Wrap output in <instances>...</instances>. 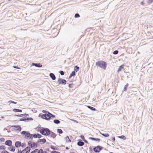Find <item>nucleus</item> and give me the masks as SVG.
<instances>
[{
	"label": "nucleus",
	"instance_id": "3",
	"mask_svg": "<svg viewBox=\"0 0 153 153\" xmlns=\"http://www.w3.org/2000/svg\"><path fill=\"white\" fill-rule=\"evenodd\" d=\"M42 112L43 113H45V114H43L42 115V116H41L42 118L46 120L47 118L48 117V113H49L50 112H49L48 111H46L44 110L42 111Z\"/></svg>",
	"mask_w": 153,
	"mask_h": 153
},
{
	"label": "nucleus",
	"instance_id": "30",
	"mask_svg": "<svg viewBox=\"0 0 153 153\" xmlns=\"http://www.w3.org/2000/svg\"><path fill=\"white\" fill-rule=\"evenodd\" d=\"M65 139L66 140V141L67 142H70L71 141V140H70L69 137L67 136L65 138Z\"/></svg>",
	"mask_w": 153,
	"mask_h": 153
},
{
	"label": "nucleus",
	"instance_id": "44",
	"mask_svg": "<svg viewBox=\"0 0 153 153\" xmlns=\"http://www.w3.org/2000/svg\"><path fill=\"white\" fill-rule=\"evenodd\" d=\"M80 137L83 140V141H84L85 140V139L83 135H81Z\"/></svg>",
	"mask_w": 153,
	"mask_h": 153
},
{
	"label": "nucleus",
	"instance_id": "13",
	"mask_svg": "<svg viewBox=\"0 0 153 153\" xmlns=\"http://www.w3.org/2000/svg\"><path fill=\"white\" fill-rule=\"evenodd\" d=\"M48 117L46 120H49L50 119L51 117L54 118L55 117V115L52 114L50 113H48Z\"/></svg>",
	"mask_w": 153,
	"mask_h": 153
},
{
	"label": "nucleus",
	"instance_id": "6",
	"mask_svg": "<svg viewBox=\"0 0 153 153\" xmlns=\"http://www.w3.org/2000/svg\"><path fill=\"white\" fill-rule=\"evenodd\" d=\"M66 81L65 79L60 78L58 79L57 82L59 84L65 85L66 84Z\"/></svg>",
	"mask_w": 153,
	"mask_h": 153
},
{
	"label": "nucleus",
	"instance_id": "26",
	"mask_svg": "<svg viewBox=\"0 0 153 153\" xmlns=\"http://www.w3.org/2000/svg\"><path fill=\"white\" fill-rule=\"evenodd\" d=\"M53 122L56 124H58L60 123V121L56 119L53 120Z\"/></svg>",
	"mask_w": 153,
	"mask_h": 153
},
{
	"label": "nucleus",
	"instance_id": "54",
	"mask_svg": "<svg viewBox=\"0 0 153 153\" xmlns=\"http://www.w3.org/2000/svg\"><path fill=\"white\" fill-rule=\"evenodd\" d=\"M42 153H47V152L45 151H43V152H42Z\"/></svg>",
	"mask_w": 153,
	"mask_h": 153
},
{
	"label": "nucleus",
	"instance_id": "33",
	"mask_svg": "<svg viewBox=\"0 0 153 153\" xmlns=\"http://www.w3.org/2000/svg\"><path fill=\"white\" fill-rule=\"evenodd\" d=\"M25 119H26V121H28L30 120H33V119L31 117H27L25 118Z\"/></svg>",
	"mask_w": 153,
	"mask_h": 153
},
{
	"label": "nucleus",
	"instance_id": "49",
	"mask_svg": "<svg viewBox=\"0 0 153 153\" xmlns=\"http://www.w3.org/2000/svg\"><path fill=\"white\" fill-rule=\"evenodd\" d=\"M72 85V84H69L68 85V87L70 88H72V87L71 86Z\"/></svg>",
	"mask_w": 153,
	"mask_h": 153
},
{
	"label": "nucleus",
	"instance_id": "23",
	"mask_svg": "<svg viewBox=\"0 0 153 153\" xmlns=\"http://www.w3.org/2000/svg\"><path fill=\"white\" fill-rule=\"evenodd\" d=\"M87 107L93 111H95L96 110L95 108L89 105L87 106Z\"/></svg>",
	"mask_w": 153,
	"mask_h": 153
},
{
	"label": "nucleus",
	"instance_id": "11",
	"mask_svg": "<svg viewBox=\"0 0 153 153\" xmlns=\"http://www.w3.org/2000/svg\"><path fill=\"white\" fill-rule=\"evenodd\" d=\"M12 142L11 140H6L5 143V144L8 146H11L12 145Z\"/></svg>",
	"mask_w": 153,
	"mask_h": 153
},
{
	"label": "nucleus",
	"instance_id": "32",
	"mask_svg": "<svg viewBox=\"0 0 153 153\" xmlns=\"http://www.w3.org/2000/svg\"><path fill=\"white\" fill-rule=\"evenodd\" d=\"M118 137L122 139L123 140H125L126 139V137L124 135H121Z\"/></svg>",
	"mask_w": 153,
	"mask_h": 153
},
{
	"label": "nucleus",
	"instance_id": "39",
	"mask_svg": "<svg viewBox=\"0 0 153 153\" xmlns=\"http://www.w3.org/2000/svg\"><path fill=\"white\" fill-rule=\"evenodd\" d=\"M118 53V51L117 50H115L113 52V54L114 55H116Z\"/></svg>",
	"mask_w": 153,
	"mask_h": 153
},
{
	"label": "nucleus",
	"instance_id": "2",
	"mask_svg": "<svg viewBox=\"0 0 153 153\" xmlns=\"http://www.w3.org/2000/svg\"><path fill=\"white\" fill-rule=\"evenodd\" d=\"M50 130L48 128H42L40 130V133L45 136H48L49 134Z\"/></svg>",
	"mask_w": 153,
	"mask_h": 153
},
{
	"label": "nucleus",
	"instance_id": "50",
	"mask_svg": "<svg viewBox=\"0 0 153 153\" xmlns=\"http://www.w3.org/2000/svg\"><path fill=\"white\" fill-rule=\"evenodd\" d=\"M25 144L24 143H22V147H25Z\"/></svg>",
	"mask_w": 153,
	"mask_h": 153
},
{
	"label": "nucleus",
	"instance_id": "31",
	"mask_svg": "<svg viewBox=\"0 0 153 153\" xmlns=\"http://www.w3.org/2000/svg\"><path fill=\"white\" fill-rule=\"evenodd\" d=\"M128 85V83H127L126 85H125L124 88V91H126L127 87Z\"/></svg>",
	"mask_w": 153,
	"mask_h": 153
},
{
	"label": "nucleus",
	"instance_id": "55",
	"mask_svg": "<svg viewBox=\"0 0 153 153\" xmlns=\"http://www.w3.org/2000/svg\"><path fill=\"white\" fill-rule=\"evenodd\" d=\"M141 4L143 5V2L142 1L141 3Z\"/></svg>",
	"mask_w": 153,
	"mask_h": 153
},
{
	"label": "nucleus",
	"instance_id": "28",
	"mask_svg": "<svg viewBox=\"0 0 153 153\" xmlns=\"http://www.w3.org/2000/svg\"><path fill=\"white\" fill-rule=\"evenodd\" d=\"M79 67L77 66H75L74 67V71H76V72H77L79 70Z\"/></svg>",
	"mask_w": 153,
	"mask_h": 153
},
{
	"label": "nucleus",
	"instance_id": "46",
	"mask_svg": "<svg viewBox=\"0 0 153 153\" xmlns=\"http://www.w3.org/2000/svg\"><path fill=\"white\" fill-rule=\"evenodd\" d=\"M51 153H60V152H57V151H52V152H51Z\"/></svg>",
	"mask_w": 153,
	"mask_h": 153
},
{
	"label": "nucleus",
	"instance_id": "4",
	"mask_svg": "<svg viewBox=\"0 0 153 153\" xmlns=\"http://www.w3.org/2000/svg\"><path fill=\"white\" fill-rule=\"evenodd\" d=\"M103 148V147L100 146H97L96 147H95L93 150L94 152L96 153L99 152L100 151H101Z\"/></svg>",
	"mask_w": 153,
	"mask_h": 153
},
{
	"label": "nucleus",
	"instance_id": "10",
	"mask_svg": "<svg viewBox=\"0 0 153 153\" xmlns=\"http://www.w3.org/2000/svg\"><path fill=\"white\" fill-rule=\"evenodd\" d=\"M48 135H49L50 137H52L53 138H54L56 136V135L55 133L51 131L50 130L49 132V134Z\"/></svg>",
	"mask_w": 153,
	"mask_h": 153
},
{
	"label": "nucleus",
	"instance_id": "14",
	"mask_svg": "<svg viewBox=\"0 0 153 153\" xmlns=\"http://www.w3.org/2000/svg\"><path fill=\"white\" fill-rule=\"evenodd\" d=\"M32 65L33 66L38 68H41L42 67V65L40 63H32Z\"/></svg>",
	"mask_w": 153,
	"mask_h": 153
},
{
	"label": "nucleus",
	"instance_id": "12",
	"mask_svg": "<svg viewBox=\"0 0 153 153\" xmlns=\"http://www.w3.org/2000/svg\"><path fill=\"white\" fill-rule=\"evenodd\" d=\"M13 127L15 128V129H16L17 131H20L21 130V128L19 126L14 125L13 126Z\"/></svg>",
	"mask_w": 153,
	"mask_h": 153
},
{
	"label": "nucleus",
	"instance_id": "5",
	"mask_svg": "<svg viewBox=\"0 0 153 153\" xmlns=\"http://www.w3.org/2000/svg\"><path fill=\"white\" fill-rule=\"evenodd\" d=\"M28 145L30 146L31 148H35L37 146V144L35 142H33L31 141L28 142Z\"/></svg>",
	"mask_w": 153,
	"mask_h": 153
},
{
	"label": "nucleus",
	"instance_id": "41",
	"mask_svg": "<svg viewBox=\"0 0 153 153\" xmlns=\"http://www.w3.org/2000/svg\"><path fill=\"white\" fill-rule=\"evenodd\" d=\"M59 73L61 75H63L64 74V72L63 71H59Z\"/></svg>",
	"mask_w": 153,
	"mask_h": 153
},
{
	"label": "nucleus",
	"instance_id": "7",
	"mask_svg": "<svg viewBox=\"0 0 153 153\" xmlns=\"http://www.w3.org/2000/svg\"><path fill=\"white\" fill-rule=\"evenodd\" d=\"M21 134L25 135V137L28 138L30 135H31V134L28 131H23L21 132Z\"/></svg>",
	"mask_w": 153,
	"mask_h": 153
},
{
	"label": "nucleus",
	"instance_id": "40",
	"mask_svg": "<svg viewBox=\"0 0 153 153\" xmlns=\"http://www.w3.org/2000/svg\"><path fill=\"white\" fill-rule=\"evenodd\" d=\"M20 121H24L25 122H26V119H25V118H22L20 119L19 120Z\"/></svg>",
	"mask_w": 153,
	"mask_h": 153
},
{
	"label": "nucleus",
	"instance_id": "1",
	"mask_svg": "<svg viewBox=\"0 0 153 153\" xmlns=\"http://www.w3.org/2000/svg\"><path fill=\"white\" fill-rule=\"evenodd\" d=\"M96 65L104 70H105L106 68L107 64L106 62L102 61H100L96 63Z\"/></svg>",
	"mask_w": 153,
	"mask_h": 153
},
{
	"label": "nucleus",
	"instance_id": "21",
	"mask_svg": "<svg viewBox=\"0 0 153 153\" xmlns=\"http://www.w3.org/2000/svg\"><path fill=\"white\" fill-rule=\"evenodd\" d=\"M89 139L92 140L98 141H100V139L98 138H95L91 137L89 138Z\"/></svg>",
	"mask_w": 153,
	"mask_h": 153
},
{
	"label": "nucleus",
	"instance_id": "52",
	"mask_svg": "<svg viewBox=\"0 0 153 153\" xmlns=\"http://www.w3.org/2000/svg\"><path fill=\"white\" fill-rule=\"evenodd\" d=\"M83 141L84 142H85L86 143H88V141L87 140H86L85 139V140Z\"/></svg>",
	"mask_w": 153,
	"mask_h": 153
},
{
	"label": "nucleus",
	"instance_id": "56",
	"mask_svg": "<svg viewBox=\"0 0 153 153\" xmlns=\"http://www.w3.org/2000/svg\"><path fill=\"white\" fill-rule=\"evenodd\" d=\"M66 149H68V147H66Z\"/></svg>",
	"mask_w": 153,
	"mask_h": 153
},
{
	"label": "nucleus",
	"instance_id": "35",
	"mask_svg": "<svg viewBox=\"0 0 153 153\" xmlns=\"http://www.w3.org/2000/svg\"><path fill=\"white\" fill-rule=\"evenodd\" d=\"M5 147L4 146H0V149H5Z\"/></svg>",
	"mask_w": 153,
	"mask_h": 153
},
{
	"label": "nucleus",
	"instance_id": "20",
	"mask_svg": "<svg viewBox=\"0 0 153 153\" xmlns=\"http://www.w3.org/2000/svg\"><path fill=\"white\" fill-rule=\"evenodd\" d=\"M76 74V72L75 71H73L70 74L69 78H71L72 76H74Z\"/></svg>",
	"mask_w": 153,
	"mask_h": 153
},
{
	"label": "nucleus",
	"instance_id": "19",
	"mask_svg": "<svg viewBox=\"0 0 153 153\" xmlns=\"http://www.w3.org/2000/svg\"><path fill=\"white\" fill-rule=\"evenodd\" d=\"M16 116L17 117H22L23 116H25L27 117L29 116L28 114H19V115H16Z\"/></svg>",
	"mask_w": 153,
	"mask_h": 153
},
{
	"label": "nucleus",
	"instance_id": "9",
	"mask_svg": "<svg viewBox=\"0 0 153 153\" xmlns=\"http://www.w3.org/2000/svg\"><path fill=\"white\" fill-rule=\"evenodd\" d=\"M78 142L77 143V145L79 146H82L84 144V143L82 141V140L79 139L78 140Z\"/></svg>",
	"mask_w": 153,
	"mask_h": 153
},
{
	"label": "nucleus",
	"instance_id": "47",
	"mask_svg": "<svg viewBox=\"0 0 153 153\" xmlns=\"http://www.w3.org/2000/svg\"><path fill=\"white\" fill-rule=\"evenodd\" d=\"M13 67L15 68H16V69H19L20 68H19L18 66H13Z\"/></svg>",
	"mask_w": 153,
	"mask_h": 153
},
{
	"label": "nucleus",
	"instance_id": "42",
	"mask_svg": "<svg viewBox=\"0 0 153 153\" xmlns=\"http://www.w3.org/2000/svg\"><path fill=\"white\" fill-rule=\"evenodd\" d=\"M51 149L53 150L56 149V147L53 146H51Z\"/></svg>",
	"mask_w": 153,
	"mask_h": 153
},
{
	"label": "nucleus",
	"instance_id": "27",
	"mask_svg": "<svg viewBox=\"0 0 153 153\" xmlns=\"http://www.w3.org/2000/svg\"><path fill=\"white\" fill-rule=\"evenodd\" d=\"M57 132L59 134H62L63 133L62 130L61 129L58 128L57 129Z\"/></svg>",
	"mask_w": 153,
	"mask_h": 153
},
{
	"label": "nucleus",
	"instance_id": "57",
	"mask_svg": "<svg viewBox=\"0 0 153 153\" xmlns=\"http://www.w3.org/2000/svg\"><path fill=\"white\" fill-rule=\"evenodd\" d=\"M1 118H4V117H1Z\"/></svg>",
	"mask_w": 153,
	"mask_h": 153
},
{
	"label": "nucleus",
	"instance_id": "8",
	"mask_svg": "<svg viewBox=\"0 0 153 153\" xmlns=\"http://www.w3.org/2000/svg\"><path fill=\"white\" fill-rule=\"evenodd\" d=\"M30 150V147H27L21 151L22 153H29Z\"/></svg>",
	"mask_w": 153,
	"mask_h": 153
},
{
	"label": "nucleus",
	"instance_id": "25",
	"mask_svg": "<svg viewBox=\"0 0 153 153\" xmlns=\"http://www.w3.org/2000/svg\"><path fill=\"white\" fill-rule=\"evenodd\" d=\"M124 66V65H122L120 66H119L118 69V71H117V72H119L120 71H121L122 69L123 68V67Z\"/></svg>",
	"mask_w": 153,
	"mask_h": 153
},
{
	"label": "nucleus",
	"instance_id": "15",
	"mask_svg": "<svg viewBox=\"0 0 153 153\" xmlns=\"http://www.w3.org/2000/svg\"><path fill=\"white\" fill-rule=\"evenodd\" d=\"M33 137H34L35 138H40L42 137V136L39 134H33Z\"/></svg>",
	"mask_w": 153,
	"mask_h": 153
},
{
	"label": "nucleus",
	"instance_id": "51",
	"mask_svg": "<svg viewBox=\"0 0 153 153\" xmlns=\"http://www.w3.org/2000/svg\"><path fill=\"white\" fill-rule=\"evenodd\" d=\"M17 153H22V152L21 151V150H19V149H18V152Z\"/></svg>",
	"mask_w": 153,
	"mask_h": 153
},
{
	"label": "nucleus",
	"instance_id": "22",
	"mask_svg": "<svg viewBox=\"0 0 153 153\" xmlns=\"http://www.w3.org/2000/svg\"><path fill=\"white\" fill-rule=\"evenodd\" d=\"M13 111L14 112H21L22 111V110L21 109H19L17 108H14L13 109Z\"/></svg>",
	"mask_w": 153,
	"mask_h": 153
},
{
	"label": "nucleus",
	"instance_id": "48",
	"mask_svg": "<svg viewBox=\"0 0 153 153\" xmlns=\"http://www.w3.org/2000/svg\"><path fill=\"white\" fill-rule=\"evenodd\" d=\"M5 140L4 138L3 137H2L0 138V140L1 142H4V141Z\"/></svg>",
	"mask_w": 153,
	"mask_h": 153
},
{
	"label": "nucleus",
	"instance_id": "24",
	"mask_svg": "<svg viewBox=\"0 0 153 153\" xmlns=\"http://www.w3.org/2000/svg\"><path fill=\"white\" fill-rule=\"evenodd\" d=\"M9 150L12 152H14L15 149V148L14 146H13L10 147L9 148Z\"/></svg>",
	"mask_w": 153,
	"mask_h": 153
},
{
	"label": "nucleus",
	"instance_id": "53",
	"mask_svg": "<svg viewBox=\"0 0 153 153\" xmlns=\"http://www.w3.org/2000/svg\"><path fill=\"white\" fill-rule=\"evenodd\" d=\"M112 140H113V141H115V137H112Z\"/></svg>",
	"mask_w": 153,
	"mask_h": 153
},
{
	"label": "nucleus",
	"instance_id": "58",
	"mask_svg": "<svg viewBox=\"0 0 153 153\" xmlns=\"http://www.w3.org/2000/svg\"><path fill=\"white\" fill-rule=\"evenodd\" d=\"M109 153H113V152H110Z\"/></svg>",
	"mask_w": 153,
	"mask_h": 153
},
{
	"label": "nucleus",
	"instance_id": "36",
	"mask_svg": "<svg viewBox=\"0 0 153 153\" xmlns=\"http://www.w3.org/2000/svg\"><path fill=\"white\" fill-rule=\"evenodd\" d=\"M43 150L42 149H40L39 150L38 149V152L36 153H42Z\"/></svg>",
	"mask_w": 153,
	"mask_h": 153
},
{
	"label": "nucleus",
	"instance_id": "17",
	"mask_svg": "<svg viewBox=\"0 0 153 153\" xmlns=\"http://www.w3.org/2000/svg\"><path fill=\"white\" fill-rule=\"evenodd\" d=\"M49 76L53 80H54L56 79V76L53 73H50Z\"/></svg>",
	"mask_w": 153,
	"mask_h": 153
},
{
	"label": "nucleus",
	"instance_id": "45",
	"mask_svg": "<svg viewBox=\"0 0 153 153\" xmlns=\"http://www.w3.org/2000/svg\"><path fill=\"white\" fill-rule=\"evenodd\" d=\"M153 2V0H149L148 1V2L149 4H151Z\"/></svg>",
	"mask_w": 153,
	"mask_h": 153
},
{
	"label": "nucleus",
	"instance_id": "59",
	"mask_svg": "<svg viewBox=\"0 0 153 153\" xmlns=\"http://www.w3.org/2000/svg\"><path fill=\"white\" fill-rule=\"evenodd\" d=\"M75 153L74 152H71V153Z\"/></svg>",
	"mask_w": 153,
	"mask_h": 153
},
{
	"label": "nucleus",
	"instance_id": "43",
	"mask_svg": "<svg viewBox=\"0 0 153 153\" xmlns=\"http://www.w3.org/2000/svg\"><path fill=\"white\" fill-rule=\"evenodd\" d=\"M31 136L30 135V136L28 138L30 139H32L33 138V134H31Z\"/></svg>",
	"mask_w": 153,
	"mask_h": 153
},
{
	"label": "nucleus",
	"instance_id": "34",
	"mask_svg": "<svg viewBox=\"0 0 153 153\" xmlns=\"http://www.w3.org/2000/svg\"><path fill=\"white\" fill-rule=\"evenodd\" d=\"M74 17L76 18L80 17V15L78 13H76L75 14Z\"/></svg>",
	"mask_w": 153,
	"mask_h": 153
},
{
	"label": "nucleus",
	"instance_id": "29",
	"mask_svg": "<svg viewBox=\"0 0 153 153\" xmlns=\"http://www.w3.org/2000/svg\"><path fill=\"white\" fill-rule=\"evenodd\" d=\"M100 133L102 135V136L105 137H108L109 136V135L107 133V134H103V133Z\"/></svg>",
	"mask_w": 153,
	"mask_h": 153
},
{
	"label": "nucleus",
	"instance_id": "18",
	"mask_svg": "<svg viewBox=\"0 0 153 153\" xmlns=\"http://www.w3.org/2000/svg\"><path fill=\"white\" fill-rule=\"evenodd\" d=\"M46 142V140L45 138H43L41 139H39L37 141V143H45Z\"/></svg>",
	"mask_w": 153,
	"mask_h": 153
},
{
	"label": "nucleus",
	"instance_id": "16",
	"mask_svg": "<svg viewBox=\"0 0 153 153\" xmlns=\"http://www.w3.org/2000/svg\"><path fill=\"white\" fill-rule=\"evenodd\" d=\"M21 145V143L20 142L17 141H16L15 143V146L16 148H18L20 147Z\"/></svg>",
	"mask_w": 153,
	"mask_h": 153
},
{
	"label": "nucleus",
	"instance_id": "37",
	"mask_svg": "<svg viewBox=\"0 0 153 153\" xmlns=\"http://www.w3.org/2000/svg\"><path fill=\"white\" fill-rule=\"evenodd\" d=\"M8 103H14L15 104H16L17 103L16 102H15L12 100H10V101H8Z\"/></svg>",
	"mask_w": 153,
	"mask_h": 153
},
{
	"label": "nucleus",
	"instance_id": "38",
	"mask_svg": "<svg viewBox=\"0 0 153 153\" xmlns=\"http://www.w3.org/2000/svg\"><path fill=\"white\" fill-rule=\"evenodd\" d=\"M37 152H38V149H36L32 152L31 153H36Z\"/></svg>",
	"mask_w": 153,
	"mask_h": 153
}]
</instances>
